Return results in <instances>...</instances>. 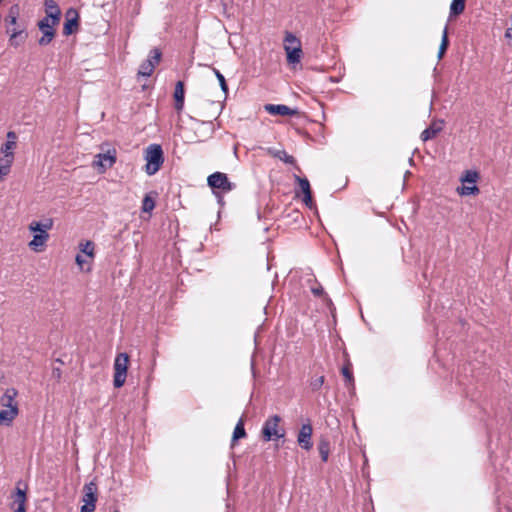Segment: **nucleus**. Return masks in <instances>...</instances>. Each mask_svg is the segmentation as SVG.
<instances>
[{"mask_svg":"<svg viewBox=\"0 0 512 512\" xmlns=\"http://www.w3.org/2000/svg\"><path fill=\"white\" fill-rule=\"evenodd\" d=\"M25 503H26V492L25 490L16 487L15 494L13 495V504L18 505V507L14 510V512H26L25 510Z\"/></svg>","mask_w":512,"mask_h":512,"instance_id":"obj_17","label":"nucleus"},{"mask_svg":"<svg viewBox=\"0 0 512 512\" xmlns=\"http://www.w3.org/2000/svg\"><path fill=\"white\" fill-rule=\"evenodd\" d=\"M479 175L476 171L466 170L465 174L461 177V182L475 184Z\"/></svg>","mask_w":512,"mask_h":512,"instance_id":"obj_30","label":"nucleus"},{"mask_svg":"<svg viewBox=\"0 0 512 512\" xmlns=\"http://www.w3.org/2000/svg\"><path fill=\"white\" fill-rule=\"evenodd\" d=\"M97 157L99 158V161L97 164L104 168H110L113 166V164L116 161V158L114 155H111L110 152L104 153V154H98Z\"/></svg>","mask_w":512,"mask_h":512,"instance_id":"obj_22","label":"nucleus"},{"mask_svg":"<svg viewBox=\"0 0 512 512\" xmlns=\"http://www.w3.org/2000/svg\"><path fill=\"white\" fill-rule=\"evenodd\" d=\"M207 183L212 189H218L222 192H230L235 188V184L230 182L227 175L222 172H214L207 178Z\"/></svg>","mask_w":512,"mask_h":512,"instance_id":"obj_5","label":"nucleus"},{"mask_svg":"<svg viewBox=\"0 0 512 512\" xmlns=\"http://www.w3.org/2000/svg\"><path fill=\"white\" fill-rule=\"evenodd\" d=\"M49 234H38L36 233L33 236V239L29 243V247L34 250L38 251L37 247L43 246L45 242L48 240Z\"/></svg>","mask_w":512,"mask_h":512,"instance_id":"obj_23","label":"nucleus"},{"mask_svg":"<svg viewBox=\"0 0 512 512\" xmlns=\"http://www.w3.org/2000/svg\"><path fill=\"white\" fill-rule=\"evenodd\" d=\"M342 374L348 384H352L353 382V374L350 369L346 366L342 368Z\"/></svg>","mask_w":512,"mask_h":512,"instance_id":"obj_38","label":"nucleus"},{"mask_svg":"<svg viewBox=\"0 0 512 512\" xmlns=\"http://www.w3.org/2000/svg\"><path fill=\"white\" fill-rule=\"evenodd\" d=\"M16 147V141L7 140L6 143L1 147V153L4 155H14L12 150Z\"/></svg>","mask_w":512,"mask_h":512,"instance_id":"obj_36","label":"nucleus"},{"mask_svg":"<svg viewBox=\"0 0 512 512\" xmlns=\"http://www.w3.org/2000/svg\"><path fill=\"white\" fill-rule=\"evenodd\" d=\"M13 159H14V155H4V157L0 159V164L7 165V169L10 170Z\"/></svg>","mask_w":512,"mask_h":512,"instance_id":"obj_39","label":"nucleus"},{"mask_svg":"<svg viewBox=\"0 0 512 512\" xmlns=\"http://www.w3.org/2000/svg\"><path fill=\"white\" fill-rule=\"evenodd\" d=\"M53 219L46 218L41 222L33 221L29 225V230L38 234H48V230L53 227Z\"/></svg>","mask_w":512,"mask_h":512,"instance_id":"obj_15","label":"nucleus"},{"mask_svg":"<svg viewBox=\"0 0 512 512\" xmlns=\"http://www.w3.org/2000/svg\"><path fill=\"white\" fill-rule=\"evenodd\" d=\"M318 450L323 462L328 460L329 451H330V443L326 439H321L318 443Z\"/></svg>","mask_w":512,"mask_h":512,"instance_id":"obj_24","label":"nucleus"},{"mask_svg":"<svg viewBox=\"0 0 512 512\" xmlns=\"http://www.w3.org/2000/svg\"><path fill=\"white\" fill-rule=\"evenodd\" d=\"M184 96H185L184 84L182 81H178L175 85V91H174L175 109L178 113H180L183 110Z\"/></svg>","mask_w":512,"mask_h":512,"instance_id":"obj_16","label":"nucleus"},{"mask_svg":"<svg viewBox=\"0 0 512 512\" xmlns=\"http://www.w3.org/2000/svg\"><path fill=\"white\" fill-rule=\"evenodd\" d=\"M505 37L512 39V24L511 27L507 28L505 31Z\"/></svg>","mask_w":512,"mask_h":512,"instance_id":"obj_46","label":"nucleus"},{"mask_svg":"<svg viewBox=\"0 0 512 512\" xmlns=\"http://www.w3.org/2000/svg\"><path fill=\"white\" fill-rule=\"evenodd\" d=\"M9 43L11 46L13 47H18L19 45H21L23 42H20V38L18 39H15L14 42L12 41V38L9 39Z\"/></svg>","mask_w":512,"mask_h":512,"instance_id":"obj_44","label":"nucleus"},{"mask_svg":"<svg viewBox=\"0 0 512 512\" xmlns=\"http://www.w3.org/2000/svg\"><path fill=\"white\" fill-rule=\"evenodd\" d=\"M19 414V407L14 406L11 409H1L0 410V425L1 426H10L14 419Z\"/></svg>","mask_w":512,"mask_h":512,"instance_id":"obj_14","label":"nucleus"},{"mask_svg":"<svg viewBox=\"0 0 512 512\" xmlns=\"http://www.w3.org/2000/svg\"><path fill=\"white\" fill-rule=\"evenodd\" d=\"M145 160L147 162L146 173L150 176L157 173L164 162V154L161 145L150 144L146 149Z\"/></svg>","mask_w":512,"mask_h":512,"instance_id":"obj_1","label":"nucleus"},{"mask_svg":"<svg viewBox=\"0 0 512 512\" xmlns=\"http://www.w3.org/2000/svg\"><path fill=\"white\" fill-rule=\"evenodd\" d=\"M79 28V13L75 8H69L65 13V22L63 25V34L69 36L77 32Z\"/></svg>","mask_w":512,"mask_h":512,"instance_id":"obj_8","label":"nucleus"},{"mask_svg":"<svg viewBox=\"0 0 512 512\" xmlns=\"http://www.w3.org/2000/svg\"><path fill=\"white\" fill-rule=\"evenodd\" d=\"M285 50L287 52V61L291 64L299 63L301 59V45L290 47L289 45H285Z\"/></svg>","mask_w":512,"mask_h":512,"instance_id":"obj_18","label":"nucleus"},{"mask_svg":"<svg viewBox=\"0 0 512 512\" xmlns=\"http://www.w3.org/2000/svg\"><path fill=\"white\" fill-rule=\"evenodd\" d=\"M284 43L285 45H289L291 48L300 45L298 38L290 32H286Z\"/></svg>","mask_w":512,"mask_h":512,"instance_id":"obj_35","label":"nucleus"},{"mask_svg":"<svg viewBox=\"0 0 512 512\" xmlns=\"http://www.w3.org/2000/svg\"><path fill=\"white\" fill-rule=\"evenodd\" d=\"M312 426L311 424H303L299 430L298 436H297V442L300 445V447L304 450H310L313 446V443L311 441L312 436Z\"/></svg>","mask_w":512,"mask_h":512,"instance_id":"obj_9","label":"nucleus"},{"mask_svg":"<svg viewBox=\"0 0 512 512\" xmlns=\"http://www.w3.org/2000/svg\"><path fill=\"white\" fill-rule=\"evenodd\" d=\"M10 172V170L7 169V165H1L0 164V180L6 176L8 173Z\"/></svg>","mask_w":512,"mask_h":512,"instance_id":"obj_43","label":"nucleus"},{"mask_svg":"<svg viewBox=\"0 0 512 512\" xmlns=\"http://www.w3.org/2000/svg\"><path fill=\"white\" fill-rule=\"evenodd\" d=\"M55 25L56 24H53L52 20L50 23V18L48 17H44L38 22V28L43 34L42 37L38 40V44L40 46H46L49 43H51V41L55 37Z\"/></svg>","mask_w":512,"mask_h":512,"instance_id":"obj_7","label":"nucleus"},{"mask_svg":"<svg viewBox=\"0 0 512 512\" xmlns=\"http://www.w3.org/2000/svg\"><path fill=\"white\" fill-rule=\"evenodd\" d=\"M19 16V6L12 5L9 9L8 15L5 18L6 26H15Z\"/></svg>","mask_w":512,"mask_h":512,"instance_id":"obj_21","label":"nucleus"},{"mask_svg":"<svg viewBox=\"0 0 512 512\" xmlns=\"http://www.w3.org/2000/svg\"><path fill=\"white\" fill-rule=\"evenodd\" d=\"M18 395V391L15 388H7L0 398V404L3 409H11L14 406H18L15 400Z\"/></svg>","mask_w":512,"mask_h":512,"instance_id":"obj_10","label":"nucleus"},{"mask_svg":"<svg viewBox=\"0 0 512 512\" xmlns=\"http://www.w3.org/2000/svg\"><path fill=\"white\" fill-rule=\"evenodd\" d=\"M457 192L462 196L476 195L479 193V188L475 185H463L457 188Z\"/></svg>","mask_w":512,"mask_h":512,"instance_id":"obj_28","label":"nucleus"},{"mask_svg":"<svg viewBox=\"0 0 512 512\" xmlns=\"http://www.w3.org/2000/svg\"><path fill=\"white\" fill-rule=\"evenodd\" d=\"M97 484L94 481L86 483L83 487L84 504L81 506V512H94L97 502Z\"/></svg>","mask_w":512,"mask_h":512,"instance_id":"obj_4","label":"nucleus"},{"mask_svg":"<svg viewBox=\"0 0 512 512\" xmlns=\"http://www.w3.org/2000/svg\"><path fill=\"white\" fill-rule=\"evenodd\" d=\"M449 46V40H448V28L445 26L442 34L441 44L438 51V59H442L444 56L447 48Z\"/></svg>","mask_w":512,"mask_h":512,"instance_id":"obj_26","label":"nucleus"},{"mask_svg":"<svg viewBox=\"0 0 512 512\" xmlns=\"http://www.w3.org/2000/svg\"><path fill=\"white\" fill-rule=\"evenodd\" d=\"M62 376V371L60 368H53L52 370V377L56 380H60Z\"/></svg>","mask_w":512,"mask_h":512,"instance_id":"obj_42","label":"nucleus"},{"mask_svg":"<svg viewBox=\"0 0 512 512\" xmlns=\"http://www.w3.org/2000/svg\"><path fill=\"white\" fill-rule=\"evenodd\" d=\"M75 261L81 270L90 271V267L85 268L86 259L82 255L77 254Z\"/></svg>","mask_w":512,"mask_h":512,"instance_id":"obj_37","label":"nucleus"},{"mask_svg":"<svg viewBox=\"0 0 512 512\" xmlns=\"http://www.w3.org/2000/svg\"><path fill=\"white\" fill-rule=\"evenodd\" d=\"M7 140H13V141H16V134L15 132L13 131H9L7 133Z\"/></svg>","mask_w":512,"mask_h":512,"instance_id":"obj_45","label":"nucleus"},{"mask_svg":"<svg viewBox=\"0 0 512 512\" xmlns=\"http://www.w3.org/2000/svg\"><path fill=\"white\" fill-rule=\"evenodd\" d=\"M311 292L317 297L324 295V289L321 286L311 288Z\"/></svg>","mask_w":512,"mask_h":512,"instance_id":"obj_41","label":"nucleus"},{"mask_svg":"<svg viewBox=\"0 0 512 512\" xmlns=\"http://www.w3.org/2000/svg\"><path fill=\"white\" fill-rule=\"evenodd\" d=\"M443 120L434 121L432 124L422 131L420 138L423 142H426L432 138H434L437 134H439L443 130Z\"/></svg>","mask_w":512,"mask_h":512,"instance_id":"obj_11","label":"nucleus"},{"mask_svg":"<svg viewBox=\"0 0 512 512\" xmlns=\"http://www.w3.org/2000/svg\"><path fill=\"white\" fill-rule=\"evenodd\" d=\"M213 72L215 74V76L217 77L218 79V82L220 84V87H221V90L227 94L228 92V86H227V83H226V80H225V77L223 76V74L217 70L216 68H213Z\"/></svg>","mask_w":512,"mask_h":512,"instance_id":"obj_34","label":"nucleus"},{"mask_svg":"<svg viewBox=\"0 0 512 512\" xmlns=\"http://www.w3.org/2000/svg\"><path fill=\"white\" fill-rule=\"evenodd\" d=\"M161 56L162 53L158 48L152 49L149 57L140 65L138 76L149 77L153 73L156 65L159 64Z\"/></svg>","mask_w":512,"mask_h":512,"instance_id":"obj_6","label":"nucleus"},{"mask_svg":"<svg viewBox=\"0 0 512 512\" xmlns=\"http://www.w3.org/2000/svg\"><path fill=\"white\" fill-rule=\"evenodd\" d=\"M303 202L304 204L312 209L315 205H314V201H313V198H312V192L311 193H308V194H305L303 195Z\"/></svg>","mask_w":512,"mask_h":512,"instance_id":"obj_40","label":"nucleus"},{"mask_svg":"<svg viewBox=\"0 0 512 512\" xmlns=\"http://www.w3.org/2000/svg\"><path fill=\"white\" fill-rule=\"evenodd\" d=\"M246 431L244 428V420L243 418H240L234 428L232 440H231V447L234 446L235 442L241 438L246 437Z\"/></svg>","mask_w":512,"mask_h":512,"instance_id":"obj_20","label":"nucleus"},{"mask_svg":"<svg viewBox=\"0 0 512 512\" xmlns=\"http://www.w3.org/2000/svg\"><path fill=\"white\" fill-rule=\"evenodd\" d=\"M295 180L298 182L303 195L311 193L310 183L307 178H301L298 175H295Z\"/></svg>","mask_w":512,"mask_h":512,"instance_id":"obj_31","label":"nucleus"},{"mask_svg":"<svg viewBox=\"0 0 512 512\" xmlns=\"http://www.w3.org/2000/svg\"><path fill=\"white\" fill-rule=\"evenodd\" d=\"M281 420V417L277 414L269 416L265 420L261 429V435L264 441L268 442L285 436V430L283 428H279Z\"/></svg>","mask_w":512,"mask_h":512,"instance_id":"obj_2","label":"nucleus"},{"mask_svg":"<svg viewBox=\"0 0 512 512\" xmlns=\"http://www.w3.org/2000/svg\"><path fill=\"white\" fill-rule=\"evenodd\" d=\"M155 208V200L150 197L149 195H146L142 201V211L149 213Z\"/></svg>","mask_w":512,"mask_h":512,"instance_id":"obj_32","label":"nucleus"},{"mask_svg":"<svg viewBox=\"0 0 512 512\" xmlns=\"http://www.w3.org/2000/svg\"><path fill=\"white\" fill-rule=\"evenodd\" d=\"M46 16L53 21V24H58L61 17V10L54 0H45Z\"/></svg>","mask_w":512,"mask_h":512,"instance_id":"obj_12","label":"nucleus"},{"mask_svg":"<svg viewBox=\"0 0 512 512\" xmlns=\"http://www.w3.org/2000/svg\"><path fill=\"white\" fill-rule=\"evenodd\" d=\"M129 363V356L127 353H119L114 360V379L113 385L115 388H121L127 377V369Z\"/></svg>","mask_w":512,"mask_h":512,"instance_id":"obj_3","label":"nucleus"},{"mask_svg":"<svg viewBox=\"0 0 512 512\" xmlns=\"http://www.w3.org/2000/svg\"><path fill=\"white\" fill-rule=\"evenodd\" d=\"M324 382H325V377L319 376L316 378H312L309 382V385H310V388L312 389V391H318L323 386Z\"/></svg>","mask_w":512,"mask_h":512,"instance_id":"obj_33","label":"nucleus"},{"mask_svg":"<svg viewBox=\"0 0 512 512\" xmlns=\"http://www.w3.org/2000/svg\"><path fill=\"white\" fill-rule=\"evenodd\" d=\"M466 0H452L450 5V16H457L461 14L465 9Z\"/></svg>","mask_w":512,"mask_h":512,"instance_id":"obj_25","label":"nucleus"},{"mask_svg":"<svg viewBox=\"0 0 512 512\" xmlns=\"http://www.w3.org/2000/svg\"><path fill=\"white\" fill-rule=\"evenodd\" d=\"M79 249L86 256L93 258L94 257V243L90 240L85 242H81L79 244Z\"/></svg>","mask_w":512,"mask_h":512,"instance_id":"obj_29","label":"nucleus"},{"mask_svg":"<svg viewBox=\"0 0 512 512\" xmlns=\"http://www.w3.org/2000/svg\"><path fill=\"white\" fill-rule=\"evenodd\" d=\"M265 110L271 115L292 116L296 114L295 110L283 104H267Z\"/></svg>","mask_w":512,"mask_h":512,"instance_id":"obj_13","label":"nucleus"},{"mask_svg":"<svg viewBox=\"0 0 512 512\" xmlns=\"http://www.w3.org/2000/svg\"><path fill=\"white\" fill-rule=\"evenodd\" d=\"M222 200H223L222 197H218V202L219 203H222Z\"/></svg>","mask_w":512,"mask_h":512,"instance_id":"obj_47","label":"nucleus"},{"mask_svg":"<svg viewBox=\"0 0 512 512\" xmlns=\"http://www.w3.org/2000/svg\"><path fill=\"white\" fill-rule=\"evenodd\" d=\"M267 152L274 158H278L279 160L287 163V164H295V159L292 155H289L285 150H276L274 148H268Z\"/></svg>","mask_w":512,"mask_h":512,"instance_id":"obj_19","label":"nucleus"},{"mask_svg":"<svg viewBox=\"0 0 512 512\" xmlns=\"http://www.w3.org/2000/svg\"><path fill=\"white\" fill-rule=\"evenodd\" d=\"M7 33L10 34V38H12V41L14 42L15 39L20 38V42H24L27 34L25 33L24 29H16L11 28V26L7 27Z\"/></svg>","mask_w":512,"mask_h":512,"instance_id":"obj_27","label":"nucleus"}]
</instances>
